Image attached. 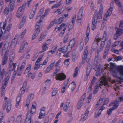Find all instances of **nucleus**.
Returning <instances> with one entry per match:
<instances>
[{"label": "nucleus", "mask_w": 123, "mask_h": 123, "mask_svg": "<svg viewBox=\"0 0 123 123\" xmlns=\"http://www.w3.org/2000/svg\"><path fill=\"white\" fill-rule=\"evenodd\" d=\"M103 10L102 5L101 4H100V7L98 13L97 15L95 14L94 15L92 24V30H93L96 28L97 22H99L101 21Z\"/></svg>", "instance_id": "obj_1"}, {"label": "nucleus", "mask_w": 123, "mask_h": 123, "mask_svg": "<svg viewBox=\"0 0 123 123\" xmlns=\"http://www.w3.org/2000/svg\"><path fill=\"white\" fill-rule=\"evenodd\" d=\"M8 98L6 97H5L4 101L3 104V109L4 110H5L7 106L6 109L7 113H8L11 109V102L10 100L8 101Z\"/></svg>", "instance_id": "obj_2"}, {"label": "nucleus", "mask_w": 123, "mask_h": 123, "mask_svg": "<svg viewBox=\"0 0 123 123\" xmlns=\"http://www.w3.org/2000/svg\"><path fill=\"white\" fill-rule=\"evenodd\" d=\"M25 6L23 5L21 7L18 8L17 13V17L18 18H20L22 15L24 11Z\"/></svg>", "instance_id": "obj_3"}, {"label": "nucleus", "mask_w": 123, "mask_h": 123, "mask_svg": "<svg viewBox=\"0 0 123 123\" xmlns=\"http://www.w3.org/2000/svg\"><path fill=\"white\" fill-rule=\"evenodd\" d=\"M86 97V94H84L81 97L80 100L78 102L77 104V109H80L82 106L83 102Z\"/></svg>", "instance_id": "obj_4"}, {"label": "nucleus", "mask_w": 123, "mask_h": 123, "mask_svg": "<svg viewBox=\"0 0 123 123\" xmlns=\"http://www.w3.org/2000/svg\"><path fill=\"white\" fill-rule=\"evenodd\" d=\"M100 80H101L100 82V84H97L96 83V85L97 86H102L103 85H104L105 86L107 85L108 84V81L106 80V77L104 76L101 77Z\"/></svg>", "instance_id": "obj_5"}, {"label": "nucleus", "mask_w": 123, "mask_h": 123, "mask_svg": "<svg viewBox=\"0 0 123 123\" xmlns=\"http://www.w3.org/2000/svg\"><path fill=\"white\" fill-rule=\"evenodd\" d=\"M12 25L11 24H10L7 26L6 30L3 33V35H4L5 38H7V36L9 34V31L11 28Z\"/></svg>", "instance_id": "obj_6"}, {"label": "nucleus", "mask_w": 123, "mask_h": 123, "mask_svg": "<svg viewBox=\"0 0 123 123\" xmlns=\"http://www.w3.org/2000/svg\"><path fill=\"white\" fill-rule=\"evenodd\" d=\"M56 76L57 77V80H63L66 78V76L65 74L63 73H59L56 75Z\"/></svg>", "instance_id": "obj_7"}, {"label": "nucleus", "mask_w": 123, "mask_h": 123, "mask_svg": "<svg viewBox=\"0 0 123 123\" xmlns=\"http://www.w3.org/2000/svg\"><path fill=\"white\" fill-rule=\"evenodd\" d=\"M113 9L109 8L107 10V12L106 13L104 17L103 20H106L107 17L110 16L112 13V11Z\"/></svg>", "instance_id": "obj_8"}, {"label": "nucleus", "mask_w": 123, "mask_h": 123, "mask_svg": "<svg viewBox=\"0 0 123 123\" xmlns=\"http://www.w3.org/2000/svg\"><path fill=\"white\" fill-rule=\"evenodd\" d=\"M32 115L31 112L27 113V117L25 121V123H31Z\"/></svg>", "instance_id": "obj_9"}, {"label": "nucleus", "mask_w": 123, "mask_h": 123, "mask_svg": "<svg viewBox=\"0 0 123 123\" xmlns=\"http://www.w3.org/2000/svg\"><path fill=\"white\" fill-rule=\"evenodd\" d=\"M18 66L19 65H18L17 66L18 67L17 70L14 71L13 73V74H14L15 75H16L17 73V75L20 76L22 73V70L20 68H19Z\"/></svg>", "instance_id": "obj_10"}, {"label": "nucleus", "mask_w": 123, "mask_h": 123, "mask_svg": "<svg viewBox=\"0 0 123 123\" xmlns=\"http://www.w3.org/2000/svg\"><path fill=\"white\" fill-rule=\"evenodd\" d=\"M75 38H74L71 40L69 43V44L68 46V48H70L71 49L74 46L75 43Z\"/></svg>", "instance_id": "obj_11"}, {"label": "nucleus", "mask_w": 123, "mask_h": 123, "mask_svg": "<svg viewBox=\"0 0 123 123\" xmlns=\"http://www.w3.org/2000/svg\"><path fill=\"white\" fill-rule=\"evenodd\" d=\"M70 102V101L69 100L67 99L66 100L63 107V110L67 112V111Z\"/></svg>", "instance_id": "obj_12"}, {"label": "nucleus", "mask_w": 123, "mask_h": 123, "mask_svg": "<svg viewBox=\"0 0 123 123\" xmlns=\"http://www.w3.org/2000/svg\"><path fill=\"white\" fill-rule=\"evenodd\" d=\"M55 62V61L51 63L50 64L47 68L45 72L46 73H48L53 68L54 65V64Z\"/></svg>", "instance_id": "obj_13"}, {"label": "nucleus", "mask_w": 123, "mask_h": 123, "mask_svg": "<svg viewBox=\"0 0 123 123\" xmlns=\"http://www.w3.org/2000/svg\"><path fill=\"white\" fill-rule=\"evenodd\" d=\"M15 0H6V2H8L10 1L9 6H10L11 9L12 10L13 9L14 4L15 3Z\"/></svg>", "instance_id": "obj_14"}, {"label": "nucleus", "mask_w": 123, "mask_h": 123, "mask_svg": "<svg viewBox=\"0 0 123 123\" xmlns=\"http://www.w3.org/2000/svg\"><path fill=\"white\" fill-rule=\"evenodd\" d=\"M34 104H32V107L31 109V111H28V112H31V114L33 115L35 113V109L36 107V104L35 102H34Z\"/></svg>", "instance_id": "obj_15"}, {"label": "nucleus", "mask_w": 123, "mask_h": 123, "mask_svg": "<svg viewBox=\"0 0 123 123\" xmlns=\"http://www.w3.org/2000/svg\"><path fill=\"white\" fill-rule=\"evenodd\" d=\"M76 84L74 81L72 82L68 86V88L69 89L71 90L72 91L74 90L76 87Z\"/></svg>", "instance_id": "obj_16"}, {"label": "nucleus", "mask_w": 123, "mask_h": 123, "mask_svg": "<svg viewBox=\"0 0 123 123\" xmlns=\"http://www.w3.org/2000/svg\"><path fill=\"white\" fill-rule=\"evenodd\" d=\"M105 107L103 106L101 107L98 110V111L97 112V113L96 112L95 113V117L97 118L99 116L101 113V111H102L104 109Z\"/></svg>", "instance_id": "obj_17"}, {"label": "nucleus", "mask_w": 123, "mask_h": 123, "mask_svg": "<svg viewBox=\"0 0 123 123\" xmlns=\"http://www.w3.org/2000/svg\"><path fill=\"white\" fill-rule=\"evenodd\" d=\"M40 31V30L39 29H38L37 28L36 29L34 32V33L32 36V40L35 39L38 36Z\"/></svg>", "instance_id": "obj_18"}, {"label": "nucleus", "mask_w": 123, "mask_h": 123, "mask_svg": "<svg viewBox=\"0 0 123 123\" xmlns=\"http://www.w3.org/2000/svg\"><path fill=\"white\" fill-rule=\"evenodd\" d=\"M117 70L119 72L120 75L123 76V66H118L117 67Z\"/></svg>", "instance_id": "obj_19"}, {"label": "nucleus", "mask_w": 123, "mask_h": 123, "mask_svg": "<svg viewBox=\"0 0 123 123\" xmlns=\"http://www.w3.org/2000/svg\"><path fill=\"white\" fill-rule=\"evenodd\" d=\"M111 45V41L109 40L108 44L105 48L104 52L106 53H108V51L110 49V47Z\"/></svg>", "instance_id": "obj_20"}, {"label": "nucleus", "mask_w": 123, "mask_h": 123, "mask_svg": "<svg viewBox=\"0 0 123 123\" xmlns=\"http://www.w3.org/2000/svg\"><path fill=\"white\" fill-rule=\"evenodd\" d=\"M68 46L66 47V46H64V47L59 49L58 51H62L63 53H64L68 50Z\"/></svg>", "instance_id": "obj_21"}, {"label": "nucleus", "mask_w": 123, "mask_h": 123, "mask_svg": "<svg viewBox=\"0 0 123 123\" xmlns=\"http://www.w3.org/2000/svg\"><path fill=\"white\" fill-rule=\"evenodd\" d=\"M21 45L22 46L20 47L19 51V52H22L24 49V48L25 47V46L26 47H28V43L27 42H26L25 43H23L21 44Z\"/></svg>", "instance_id": "obj_22"}, {"label": "nucleus", "mask_w": 123, "mask_h": 123, "mask_svg": "<svg viewBox=\"0 0 123 123\" xmlns=\"http://www.w3.org/2000/svg\"><path fill=\"white\" fill-rule=\"evenodd\" d=\"M115 29L116 31V33L115 34L117 35L120 36L122 34V32L123 33V31H122L119 28L116 27Z\"/></svg>", "instance_id": "obj_23"}, {"label": "nucleus", "mask_w": 123, "mask_h": 123, "mask_svg": "<svg viewBox=\"0 0 123 123\" xmlns=\"http://www.w3.org/2000/svg\"><path fill=\"white\" fill-rule=\"evenodd\" d=\"M45 113V112L44 110H41V111L40 112L39 116L38 117V118L41 119L43 117Z\"/></svg>", "instance_id": "obj_24"}, {"label": "nucleus", "mask_w": 123, "mask_h": 123, "mask_svg": "<svg viewBox=\"0 0 123 123\" xmlns=\"http://www.w3.org/2000/svg\"><path fill=\"white\" fill-rule=\"evenodd\" d=\"M7 59L8 57L6 55H5L3 58L2 63V65H4L6 64L7 62Z\"/></svg>", "instance_id": "obj_25"}, {"label": "nucleus", "mask_w": 123, "mask_h": 123, "mask_svg": "<svg viewBox=\"0 0 123 123\" xmlns=\"http://www.w3.org/2000/svg\"><path fill=\"white\" fill-rule=\"evenodd\" d=\"M6 73V71L4 69H3L1 71H0V78L3 79Z\"/></svg>", "instance_id": "obj_26"}, {"label": "nucleus", "mask_w": 123, "mask_h": 123, "mask_svg": "<svg viewBox=\"0 0 123 123\" xmlns=\"http://www.w3.org/2000/svg\"><path fill=\"white\" fill-rule=\"evenodd\" d=\"M21 99V95L18 96L16 99L17 102L16 105V107H18Z\"/></svg>", "instance_id": "obj_27"}, {"label": "nucleus", "mask_w": 123, "mask_h": 123, "mask_svg": "<svg viewBox=\"0 0 123 123\" xmlns=\"http://www.w3.org/2000/svg\"><path fill=\"white\" fill-rule=\"evenodd\" d=\"M92 68V66L90 64H88L87 65V70H86V75L87 76H88L89 75V72H87V70L88 69H89L90 71L91 68Z\"/></svg>", "instance_id": "obj_28"}, {"label": "nucleus", "mask_w": 123, "mask_h": 123, "mask_svg": "<svg viewBox=\"0 0 123 123\" xmlns=\"http://www.w3.org/2000/svg\"><path fill=\"white\" fill-rule=\"evenodd\" d=\"M47 44L46 43H45L42 46V48H43L42 51L40 52H43L46 51L48 49V47L47 46Z\"/></svg>", "instance_id": "obj_29"}, {"label": "nucleus", "mask_w": 123, "mask_h": 123, "mask_svg": "<svg viewBox=\"0 0 123 123\" xmlns=\"http://www.w3.org/2000/svg\"><path fill=\"white\" fill-rule=\"evenodd\" d=\"M35 11H36L35 10H32L29 15V18L30 19H32L33 18L34 16Z\"/></svg>", "instance_id": "obj_30"}, {"label": "nucleus", "mask_w": 123, "mask_h": 123, "mask_svg": "<svg viewBox=\"0 0 123 123\" xmlns=\"http://www.w3.org/2000/svg\"><path fill=\"white\" fill-rule=\"evenodd\" d=\"M107 32L106 31H104V33L103 35V36L102 37V40L104 41H106L107 40L108 38H107Z\"/></svg>", "instance_id": "obj_31"}, {"label": "nucleus", "mask_w": 123, "mask_h": 123, "mask_svg": "<svg viewBox=\"0 0 123 123\" xmlns=\"http://www.w3.org/2000/svg\"><path fill=\"white\" fill-rule=\"evenodd\" d=\"M6 25V23L1 22L0 23V28L4 29Z\"/></svg>", "instance_id": "obj_32"}, {"label": "nucleus", "mask_w": 123, "mask_h": 123, "mask_svg": "<svg viewBox=\"0 0 123 123\" xmlns=\"http://www.w3.org/2000/svg\"><path fill=\"white\" fill-rule=\"evenodd\" d=\"M43 20H39V22H38L36 24V29L37 28L38 29H39L40 30V24L41 23V22H42Z\"/></svg>", "instance_id": "obj_33"}, {"label": "nucleus", "mask_w": 123, "mask_h": 123, "mask_svg": "<svg viewBox=\"0 0 123 123\" xmlns=\"http://www.w3.org/2000/svg\"><path fill=\"white\" fill-rule=\"evenodd\" d=\"M79 69L77 67L75 69L74 73V77H75L77 76Z\"/></svg>", "instance_id": "obj_34"}, {"label": "nucleus", "mask_w": 123, "mask_h": 123, "mask_svg": "<svg viewBox=\"0 0 123 123\" xmlns=\"http://www.w3.org/2000/svg\"><path fill=\"white\" fill-rule=\"evenodd\" d=\"M88 50L87 49V48H86L84 50V53H83V56H84L85 57H87V55L88 54Z\"/></svg>", "instance_id": "obj_35"}, {"label": "nucleus", "mask_w": 123, "mask_h": 123, "mask_svg": "<svg viewBox=\"0 0 123 123\" xmlns=\"http://www.w3.org/2000/svg\"><path fill=\"white\" fill-rule=\"evenodd\" d=\"M113 103L114 104V106L112 107H114L113 109H114V110L117 108L119 105V103L116 102L115 101Z\"/></svg>", "instance_id": "obj_36"}, {"label": "nucleus", "mask_w": 123, "mask_h": 123, "mask_svg": "<svg viewBox=\"0 0 123 123\" xmlns=\"http://www.w3.org/2000/svg\"><path fill=\"white\" fill-rule=\"evenodd\" d=\"M80 12H79L77 16L78 20H81L82 18L83 13H80Z\"/></svg>", "instance_id": "obj_37"}, {"label": "nucleus", "mask_w": 123, "mask_h": 123, "mask_svg": "<svg viewBox=\"0 0 123 123\" xmlns=\"http://www.w3.org/2000/svg\"><path fill=\"white\" fill-rule=\"evenodd\" d=\"M96 80L97 79L96 78L95 76H93L90 84L93 86Z\"/></svg>", "instance_id": "obj_38"}, {"label": "nucleus", "mask_w": 123, "mask_h": 123, "mask_svg": "<svg viewBox=\"0 0 123 123\" xmlns=\"http://www.w3.org/2000/svg\"><path fill=\"white\" fill-rule=\"evenodd\" d=\"M15 120V118L14 116L11 117L9 120L8 123H13V121Z\"/></svg>", "instance_id": "obj_39"}, {"label": "nucleus", "mask_w": 123, "mask_h": 123, "mask_svg": "<svg viewBox=\"0 0 123 123\" xmlns=\"http://www.w3.org/2000/svg\"><path fill=\"white\" fill-rule=\"evenodd\" d=\"M63 19H64L62 17L59 18L58 19V21L56 22V23L58 24H60L63 21Z\"/></svg>", "instance_id": "obj_40"}, {"label": "nucleus", "mask_w": 123, "mask_h": 123, "mask_svg": "<svg viewBox=\"0 0 123 123\" xmlns=\"http://www.w3.org/2000/svg\"><path fill=\"white\" fill-rule=\"evenodd\" d=\"M60 1L57 4L53 5L52 7V8L53 9L55 8H57L60 6L61 5V4H60Z\"/></svg>", "instance_id": "obj_41"}, {"label": "nucleus", "mask_w": 123, "mask_h": 123, "mask_svg": "<svg viewBox=\"0 0 123 123\" xmlns=\"http://www.w3.org/2000/svg\"><path fill=\"white\" fill-rule=\"evenodd\" d=\"M57 47V46L56 47H53L52 48V49H53V50H51L50 51H49L48 52H51L53 54L56 51Z\"/></svg>", "instance_id": "obj_42"}, {"label": "nucleus", "mask_w": 123, "mask_h": 123, "mask_svg": "<svg viewBox=\"0 0 123 123\" xmlns=\"http://www.w3.org/2000/svg\"><path fill=\"white\" fill-rule=\"evenodd\" d=\"M118 6L119 7V10L120 13L122 14H123V11L122 9V5H120L119 6Z\"/></svg>", "instance_id": "obj_43"}, {"label": "nucleus", "mask_w": 123, "mask_h": 123, "mask_svg": "<svg viewBox=\"0 0 123 123\" xmlns=\"http://www.w3.org/2000/svg\"><path fill=\"white\" fill-rule=\"evenodd\" d=\"M60 67H56V70L54 73L53 76H54V74H56L57 73L59 72L60 69Z\"/></svg>", "instance_id": "obj_44"}, {"label": "nucleus", "mask_w": 123, "mask_h": 123, "mask_svg": "<svg viewBox=\"0 0 123 123\" xmlns=\"http://www.w3.org/2000/svg\"><path fill=\"white\" fill-rule=\"evenodd\" d=\"M67 26L59 34V36L60 37H62L64 35V33L65 31L66 30V27H67Z\"/></svg>", "instance_id": "obj_45"}, {"label": "nucleus", "mask_w": 123, "mask_h": 123, "mask_svg": "<svg viewBox=\"0 0 123 123\" xmlns=\"http://www.w3.org/2000/svg\"><path fill=\"white\" fill-rule=\"evenodd\" d=\"M99 87V86H97V85H96L95 86V88L93 94H95L97 93L98 91Z\"/></svg>", "instance_id": "obj_46"}, {"label": "nucleus", "mask_w": 123, "mask_h": 123, "mask_svg": "<svg viewBox=\"0 0 123 123\" xmlns=\"http://www.w3.org/2000/svg\"><path fill=\"white\" fill-rule=\"evenodd\" d=\"M45 36L46 35H44L43 34H42L41 35L40 37L39 38L38 41H42L45 37Z\"/></svg>", "instance_id": "obj_47"}, {"label": "nucleus", "mask_w": 123, "mask_h": 123, "mask_svg": "<svg viewBox=\"0 0 123 123\" xmlns=\"http://www.w3.org/2000/svg\"><path fill=\"white\" fill-rule=\"evenodd\" d=\"M29 96H28V98L26 100V103L25 105L28 107L30 103V98H29Z\"/></svg>", "instance_id": "obj_48"}, {"label": "nucleus", "mask_w": 123, "mask_h": 123, "mask_svg": "<svg viewBox=\"0 0 123 123\" xmlns=\"http://www.w3.org/2000/svg\"><path fill=\"white\" fill-rule=\"evenodd\" d=\"M21 116V115H20L17 117L16 118V121L17 122H19L21 121L22 119Z\"/></svg>", "instance_id": "obj_49"}, {"label": "nucleus", "mask_w": 123, "mask_h": 123, "mask_svg": "<svg viewBox=\"0 0 123 123\" xmlns=\"http://www.w3.org/2000/svg\"><path fill=\"white\" fill-rule=\"evenodd\" d=\"M114 108V107H112L107 111V113L108 114L110 115L111 114L112 111L114 110V109H113Z\"/></svg>", "instance_id": "obj_50"}, {"label": "nucleus", "mask_w": 123, "mask_h": 123, "mask_svg": "<svg viewBox=\"0 0 123 123\" xmlns=\"http://www.w3.org/2000/svg\"><path fill=\"white\" fill-rule=\"evenodd\" d=\"M14 60V57L13 56H10L9 57V63L10 64H12Z\"/></svg>", "instance_id": "obj_51"}, {"label": "nucleus", "mask_w": 123, "mask_h": 123, "mask_svg": "<svg viewBox=\"0 0 123 123\" xmlns=\"http://www.w3.org/2000/svg\"><path fill=\"white\" fill-rule=\"evenodd\" d=\"M10 75H8V76H6V75L5 78L4 80V81H5L6 82H7L8 83L9 79L10 78Z\"/></svg>", "instance_id": "obj_52"}, {"label": "nucleus", "mask_w": 123, "mask_h": 123, "mask_svg": "<svg viewBox=\"0 0 123 123\" xmlns=\"http://www.w3.org/2000/svg\"><path fill=\"white\" fill-rule=\"evenodd\" d=\"M90 31V28L89 25H88L87 27L86 35L87 36H89V34Z\"/></svg>", "instance_id": "obj_53"}, {"label": "nucleus", "mask_w": 123, "mask_h": 123, "mask_svg": "<svg viewBox=\"0 0 123 123\" xmlns=\"http://www.w3.org/2000/svg\"><path fill=\"white\" fill-rule=\"evenodd\" d=\"M9 12V9L7 7L4 10V13L6 15H7L8 14Z\"/></svg>", "instance_id": "obj_54"}, {"label": "nucleus", "mask_w": 123, "mask_h": 123, "mask_svg": "<svg viewBox=\"0 0 123 123\" xmlns=\"http://www.w3.org/2000/svg\"><path fill=\"white\" fill-rule=\"evenodd\" d=\"M74 24H73L72 23H70L68 26V31H70V30H71L73 28L74 26Z\"/></svg>", "instance_id": "obj_55"}, {"label": "nucleus", "mask_w": 123, "mask_h": 123, "mask_svg": "<svg viewBox=\"0 0 123 123\" xmlns=\"http://www.w3.org/2000/svg\"><path fill=\"white\" fill-rule=\"evenodd\" d=\"M48 13V12L47 10H46L44 13V14L40 17V20H41V19H42L43 20V18Z\"/></svg>", "instance_id": "obj_56"}, {"label": "nucleus", "mask_w": 123, "mask_h": 123, "mask_svg": "<svg viewBox=\"0 0 123 123\" xmlns=\"http://www.w3.org/2000/svg\"><path fill=\"white\" fill-rule=\"evenodd\" d=\"M123 100V98L122 97H119L118 99L115 100L116 102H121Z\"/></svg>", "instance_id": "obj_57"}, {"label": "nucleus", "mask_w": 123, "mask_h": 123, "mask_svg": "<svg viewBox=\"0 0 123 123\" xmlns=\"http://www.w3.org/2000/svg\"><path fill=\"white\" fill-rule=\"evenodd\" d=\"M3 6V1L1 0L0 1V10H2Z\"/></svg>", "instance_id": "obj_58"}, {"label": "nucleus", "mask_w": 123, "mask_h": 123, "mask_svg": "<svg viewBox=\"0 0 123 123\" xmlns=\"http://www.w3.org/2000/svg\"><path fill=\"white\" fill-rule=\"evenodd\" d=\"M84 46V43L83 42L81 41L80 42V51H81L83 49Z\"/></svg>", "instance_id": "obj_59"}, {"label": "nucleus", "mask_w": 123, "mask_h": 123, "mask_svg": "<svg viewBox=\"0 0 123 123\" xmlns=\"http://www.w3.org/2000/svg\"><path fill=\"white\" fill-rule=\"evenodd\" d=\"M57 91L56 90H54L53 91L52 93V97L55 96L56 94Z\"/></svg>", "instance_id": "obj_60"}, {"label": "nucleus", "mask_w": 123, "mask_h": 123, "mask_svg": "<svg viewBox=\"0 0 123 123\" xmlns=\"http://www.w3.org/2000/svg\"><path fill=\"white\" fill-rule=\"evenodd\" d=\"M103 100V99L102 98H100L99 99L98 101V102L97 105H98V106L101 104L102 103V101Z\"/></svg>", "instance_id": "obj_61"}, {"label": "nucleus", "mask_w": 123, "mask_h": 123, "mask_svg": "<svg viewBox=\"0 0 123 123\" xmlns=\"http://www.w3.org/2000/svg\"><path fill=\"white\" fill-rule=\"evenodd\" d=\"M109 99L108 98H106L103 102V105H107L108 103Z\"/></svg>", "instance_id": "obj_62"}, {"label": "nucleus", "mask_w": 123, "mask_h": 123, "mask_svg": "<svg viewBox=\"0 0 123 123\" xmlns=\"http://www.w3.org/2000/svg\"><path fill=\"white\" fill-rule=\"evenodd\" d=\"M4 83L2 85V86L1 87V88H3L4 89H5L6 86H7L8 83L4 81Z\"/></svg>", "instance_id": "obj_63"}, {"label": "nucleus", "mask_w": 123, "mask_h": 123, "mask_svg": "<svg viewBox=\"0 0 123 123\" xmlns=\"http://www.w3.org/2000/svg\"><path fill=\"white\" fill-rule=\"evenodd\" d=\"M114 0L115 3L118 6L120 5H122L121 3L119 1V0Z\"/></svg>", "instance_id": "obj_64"}]
</instances>
